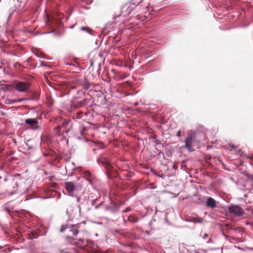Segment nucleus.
I'll use <instances>...</instances> for the list:
<instances>
[{"mask_svg": "<svg viewBox=\"0 0 253 253\" xmlns=\"http://www.w3.org/2000/svg\"><path fill=\"white\" fill-rule=\"evenodd\" d=\"M85 222L84 221L73 225L65 224L61 226L60 231L61 232H64L66 230H68L73 235L77 236L79 232H85Z\"/></svg>", "mask_w": 253, "mask_h": 253, "instance_id": "1", "label": "nucleus"}, {"mask_svg": "<svg viewBox=\"0 0 253 253\" xmlns=\"http://www.w3.org/2000/svg\"><path fill=\"white\" fill-rule=\"evenodd\" d=\"M196 138V134L194 131L190 132L185 138V148H186L189 151H193V149L192 147L193 143L195 141Z\"/></svg>", "mask_w": 253, "mask_h": 253, "instance_id": "2", "label": "nucleus"}, {"mask_svg": "<svg viewBox=\"0 0 253 253\" xmlns=\"http://www.w3.org/2000/svg\"><path fill=\"white\" fill-rule=\"evenodd\" d=\"M230 213L236 216H241L244 213V210L238 205H232L228 207Z\"/></svg>", "mask_w": 253, "mask_h": 253, "instance_id": "3", "label": "nucleus"}, {"mask_svg": "<svg viewBox=\"0 0 253 253\" xmlns=\"http://www.w3.org/2000/svg\"><path fill=\"white\" fill-rule=\"evenodd\" d=\"M30 86L28 82H18L15 84V89L19 92H27Z\"/></svg>", "mask_w": 253, "mask_h": 253, "instance_id": "4", "label": "nucleus"}, {"mask_svg": "<svg viewBox=\"0 0 253 253\" xmlns=\"http://www.w3.org/2000/svg\"><path fill=\"white\" fill-rule=\"evenodd\" d=\"M65 187L67 190L68 194L70 196L73 195V192L76 189V186L75 184L71 181L66 182L65 183Z\"/></svg>", "mask_w": 253, "mask_h": 253, "instance_id": "5", "label": "nucleus"}, {"mask_svg": "<svg viewBox=\"0 0 253 253\" xmlns=\"http://www.w3.org/2000/svg\"><path fill=\"white\" fill-rule=\"evenodd\" d=\"M83 177L87 180L90 184H92V181L93 180V176L89 171H85L83 173Z\"/></svg>", "mask_w": 253, "mask_h": 253, "instance_id": "6", "label": "nucleus"}, {"mask_svg": "<svg viewBox=\"0 0 253 253\" xmlns=\"http://www.w3.org/2000/svg\"><path fill=\"white\" fill-rule=\"evenodd\" d=\"M206 206L207 207L214 209L216 206V201L212 198L208 197L206 202Z\"/></svg>", "mask_w": 253, "mask_h": 253, "instance_id": "7", "label": "nucleus"}, {"mask_svg": "<svg viewBox=\"0 0 253 253\" xmlns=\"http://www.w3.org/2000/svg\"><path fill=\"white\" fill-rule=\"evenodd\" d=\"M190 221L194 223H202L203 219L197 215L190 217Z\"/></svg>", "mask_w": 253, "mask_h": 253, "instance_id": "8", "label": "nucleus"}, {"mask_svg": "<svg viewBox=\"0 0 253 253\" xmlns=\"http://www.w3.org/2000/svg\"><path fill=\"white\" fill-rule=\"evenodd\" d=\"M25 123L32 126H34L38 124V121L36 119H28L25 120Z\"/></svg>", "mask_w": 253, "mask_h": 253, "instance_id": "9", "label": "nucleus"}, {"mask_svg": "<svg viewBox=\"0 0 253 253\" xmlns=\"http://www.w3.org/2000/svg\"><path fill=\"white\" fill-rule=\"evenodd\" d=\"M64 127V125H63L62 126H58L57 127V128H56L57 134L58 135H63L64 134V132H65L66 133H67L68 130H62V128Z\"/></svg>", "mask_w": 253, "mask_h": 253, "instance_id": "10", "label": "nucleus"}, {"mask_svg": "<svg viewBox=\"0 0 253 253\" xmlns=\"http://www.w3.org/2000/svg\"><path fill=\"white\" fill-rule=\"evenodd\" d=\"M128 220L130 222L135 223L138 221V218L133 215H130L128 217Z\"/></svg>", "mask_w": 253, "mask_h": 253, "instance_id": "11", "label": "nucleus"}, {"mask_svg": "<svg viewBox=\"0 0 253 253\" xmlns=\"http://www.w3.org/2000/svg\"><path fill=\"white\" fill-rule=\"evenodd\" d=\"M84 238L80 239L78 240V242H77V244L81 247H84V246L85 245V244L84 243Z\"/></svg>", "mask_w": 253, "mask_h": 253, "instance_id": "12", "label": "nucleus"}, {"mask_svg": "<svg viewBox=\"0 0 253 253\" xmlns=\"http://www.w3.org/2000/svg\"><path fill=\"white\" fill-rule=\"evenodd\" d=\"M143 0H133V2L132 3L133 4L135 5H138L140 2H142Z\"/></svg>", "mask_w": 253, "mask_h": 253, "instance_id": "13", "label": "nucleus"}, {"mask_svg": "<svg viewBox=\"0 0 253 253\" xmlns=\"http://www.w3.org/2000/svg\"><path fill=\"white\" fill-rule=\"evenodd\" d=\"M81 30H83V31H86L88 33H89V32L91 30L89 28H88L87 27H82L81 28Z\"/></svg>", "mask_w": 253, "mask_h": 253, "instance_id": "14", "label": "nucleus"}, {"mask_svg": "<svg viewBox=\"0 0 253 253\" xmlns=\"http://www.w3.org/2000/svg\"><path fill=\"white\" fill-rule=\"evenodd\" d=\"M60 253H70L68 250L67 249H62L60 251Z\"/></svg>", "mask_w": 253, "mask_h": 253, "instance_id": "15", "label": "nucleus"}, {"mask_svg": "<svg viewBox=\"0 0 253 253\" xmlns=\"http://www.w3.org/2000/svg\"><path fill=\"white\" fill-rule=\"evenodd\" d=\"M8 102L7 103H14L16 102H18V101H17V100H15V99H13V100H8Z\"/></svg>", "mask_w": 253, "mask_h": 253, "instance_id": "16", "label": "nucleus"}, {"mask_svg": "<svg viewBox=\"0 0 253 253\" xmlns=\"http://www.w3.org/2000/svg\"><path fill=\"white\" fill-rule=\"evenodd\" d=\"M208 236H209V235H208V234H207V233H205V234L202 236V238H203V239H207V238L208 237Z\"/></svg>", "mask_w": 253, "mask_h": 253, "instance_id": "17", "label": "nucleus"}, {"mask_svg": "<svg viewBox=\"0 0 253 253\" xmlns=\"http://www.w3.org/2000/svg\"><path fill=\"white\" fill-rule=\"evenodd\" d=\"M131 211V209H130L128 207H127L126 208V209L124 211V212H126L128 211Z\"/></svg>", "mask_w": 253, "mask_h": 253, "instance_id": "18", "label": "nucleus"}, {"mask_svg": "<svg viewBox=\"0 0 253 253\" xmlns=\"http://www.w3.org/2000/svg\"><path fill=\"white\" fill-rule=\"evenodd\" d=\"M176 136H178V137H180L181 136V131L180 130H179L177 133H176Z\"/></svg>", "mask_w": 253, "mask_h": 253, "instance_id": "19", "label": "nucleus"}, {"mask_svg": "<svg viewBox=\"0 0 253 253\" xmlns=\"http://www.w3.org/2000/svg\"><path fill=\"white\" fill-rule=\"evenodd\" d=\"M136 229L138 231H141V229L139 228L138 227H136Z\"/></svg>", "mask_w": 253, "mask_h": 253, "instance_id": "20", "label": "nucleus"}, {"mask_svg": "<svg viewBox=\"0 0 253 253\" xmlns=\"http://www.w3.org/2000/svg\"><path fill=\"white\" fill-rule=\"evenodd\" d=\"M211 242V240L210 239H209V241L207 242L208 243H210Z\"/></svg>", "mask_w": 253, "mask_h": 253, "instance_id": "21", "label": "nucleus"}, {"mask_svg": "<svg viewBox=\"0 0 253 253\" xmlns=\"http://www.w3.org/2000/svg\"><path fill=\"white\" fill-rule=\"evenodd\" d=\"M129 68H130V69H132V66H129Z\"/></svg>", "mask_w": 253, "mask_h": 253, "instance_id": "22", "label": "nucleus"}, {"mask_svg": "<svg viewBox=\"0 0 253 253\" xmlns=\"http://www.w3.org/2000/svg\"><path fill=\"white\" fill-rule=\"evenodd\" d=\"M47 65V64H42V65H43V66H45V65Z\"/></svg>", "mask_w": 253, "mask_h": 253, "instance_id": "23", "label": "nucleus"}, {"mask_svg": "<svg viewBox=\"0 0 253 253\" xmlns=\"http://www.w3.org/2000/svg\"><path fill=\"white\" fill-rule=\"evenodd\" d=\"M67 238L69 239L71 238L70 237H67Z\"/></svg>", "mask_w": 253, "mask_h": 253, "instance_id": "24", "label": "nucleus"}, {"mask_svg": "<svg viewBox=\"0 0 253 253\" xmlns=\"http://www.w3.org/2000/svg\"><path fill=\"white\" fill-rule=\"evenodd\" d=\"M82 69V68H80L79 70H81V69Z\"/></svg>", "mask_w": 253, "mask_h": 253, "instance_id": "25", "label": "nucleus"}]
</instances>
